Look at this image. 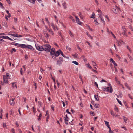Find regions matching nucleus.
Returning <instances> with one entry per match:
<instances>
[{"mask_svg":"<svg viewBox=\"0 0 133 133\" xmlns=\"http://www.w3.org/2000/svg\"><path fill=\"white\" fill-rule=\"evenodd\" d=\"M108 85L109 87H108L107 88L103 87L102 89L104 91L111 93L113 91V89L111 85L110 84H108Z\"/></svg>","mask_w":133,"mask_h":133,"instance_id":"nucleus-1","label":"nucleus"},{"mask_svg":"<svg viewBox=\"0 0 133 133\" xmlns=\"http://www.w3.org/2000/svg\"><path fill=\"white\" fill-rule=\"evenodd\" d=\"M51 48V46L48 44H46L45 45H43V51L49 52Z\"/></svg>","mask_w":133,"mask_h":133,"instance_id":"nucleus-2","label":"nucleus"},{"mask_svg":"<svg viewBox=\"0 0 133 133\" xmlns=\"http://www.w3.org/2000/svg\"><path fill=\"white\" fill-rule=\"evenodd\" d=\"M35 46L36 49L40 51H43V45L40 46L38 44H35Z\"/></svg>","mask_w":133,"mask_h":133,"instance_id":"nucleus-3","label":"nucleus"},{"mask_svg":"<svg viewBox=\"0 0 133 133\" xmlns=\"http://www.w3.org/2000/svg\"><path fill=\"white\" fill-rule=\"evenodd\" d=\"M63 58L60 57L59 58V59L57 60V65L60 66L61 65L63 62Z\"/></svg>","mask_w":133,"mask_h":133,"instance_id":"nucleus-4","label":"nucleus"},{"mask_svg":"<svg viewBox=\"0 0 133 133\" xmlns=\"http://www.w3.org/2000/svg\"><path fill=\"white\" fill-rule=\"evenodd\" d=\"M119 8L116 7L115 8L113 9L112 11L114 13L117 14L119 11Z\"/></svg>","mask_w":133,"mask_h":133,"instance_id":"nucleus-5","label":"nucleus"},{"mask_svg":"<svg viewBox=\"0 0 133 133\" xmlns=\"http://www.w3.org/2000/svg\"><path fill=\"white\" fill-rule=\"evenodd\" d=\"M60 51H61V50L59 49L56 52H55V54H53V55H54L56 57H57L60 55Z\"/></svg>","mask_w":133,"mask_h":133,"instance_id":"nucleus-6","label":"nucleus"},{"mask_svg":"<svg viewBox=\"0 0 133 133\" xmlns=\"http://www.w3.org/2000/svg\"><path fill=\"white\" fill-rule=\"evenodd\" d=\"M117 43L118 44V45L119 46L121 45L122 43L124 44H125V43L124 42L121 40L117 41Z\"/></svg>","mask_w":133,"mask_h":133,"instance_id":"nucleus-7","label":"nucleus"},{"mask_svg":"<svg viewBox=\"0 0 133 133\" xmlns=\"http://www.w3.org/2000/svg\"><path fill=\"white\" fill-rule=\"evenodd\" d=\"M8 78H6V76L5 75H3V80L4 82L5 83H8V81L7 80Z\"/></svg>","mask_w":133,"mask_h":133,"instance_id":"nucleus-8","label":"nucleus"},{"mask_svg":"<svg viewBox=\"0 0 133 133\" xmlns=\"http://www.w3.org/2000/svg\"><path fill=\"white\" fill-rule=\"evenodd\" d=\"M1 38L2 39H5L10 40H11V41H13V39H12L11 38L9 37H8L7 36H2V37H1Z\"/></svg>","mask_w":133,"mask_h":133,"instance_id":"nucleus-9","label":"nucleus"},{"mask_svg":"<svg viewBox=\"0 0 133 133\" xmlns=\"http://www.w3.org/2000/svg\"><path fill=\"white\" fill-rule=\"evenodd\" d=\"M28 49H29L31 50H34L33 48L31 45H26V47Z\"/></svg>","mask_w":133,"mask_h":133,"instance_id":"nucleus-10","label":"nucleus"},{"mask_svg":"<svg viewBox=\"0 0 133 133\" xmlns=\"http://www.w3.org/2000/svg\"><path fill=\"white\" fill-rule=\"evenodd\" d=\"M14 99H12L10 100V104L11 105H14Z\"/></svg>","mask_w":133,"mask_h":133,"instance_id":"nucleus-11","label":"nucleus"},{"mask_svg":"<svg viewBox=\"0 0 133 133\" xmlns=\"http://www.w3.org/2000/svg\"><path fill=\"white\" fill-rule=\"evenodd\" d=\"M110 59V61L112 62L114 65V66H117V64L116 63H115V62L113 60V59L112 58Z\"/></svg>","mask_w":133,"mask_h":133,"instance_id":"nucleus-12","label":"nucleus"},{"mask_svg":"<svg viewBox=\"0 0 133 133\" xmlns=\"http://www.w3.org/2000/svg\"><path fill=\"white\" fill-rule=\"evenodd\" d=\"M55 48H52L51 49V51L50 52V53L51 55H53L54 54H55Z\"/></svg>","mask_w":133,"mask_h":133,"instance_id":"nucleus-13","label":"nucleus"},{"mask_svg":"<svg viewBox=\"0 0 133 133\" xmlns=\"http://www.w3.org/2000/svg\"><path fill=\"white\" fill-rule=\"evenodd\" d=\"M94 97L95 99L97 101H99V98L98 96L97 95H95L94 96Z\"/></svg>","mask_w":133,"mask_h":133,"instance_id":"nucleus-14","label":"nucleus"},{"mask_svg":"<svg viewBox=\"0 0 133 133\" xmlns=\"http://www.w3.org/2000/svg\"><path fill=\"white\" fill-rule=\"evenodd\" d=\"M48 31H49L50 32L51 34L53 35L54 33L53 31H52L51 29L50 28H48Z\"/></svg>","mask_w":133,"mask_h":133,"instance_id":"nucleus-15","label":"nucleus"},{"mask_svg":"<svg viewBox=\"0 0 133 133\" xmlns=\"http://www.w3.org/2000/svg\"><path fill=\"white\" fill-rule=\"evenodd\" d=\"M19 47L22 48H25L26 47V45L20 44Z\"/></svg>","mask_w":133,"mask_h":133,"instance_id":"nucleus-16","label":"nucleus"},{"mask_svg":"<svg viewBox=\"0 0 133 133\" xmlns=\"http://www.w3.org/2000/svg\"><path fill=\"white\" fill-rule=\"evenodd\" d=\"M45 36L47 38H49V36L48 34L45 32H44Z\"/></svg>","mask_w":133,"mask_h":133,"instance_id":"nucleus-17","label":"nucleus"},{"mask_svg":"<svg viewBox=\"0 0 133 133\" xmlns=\"http://www.w3.org/2000/svg\"><path fill=\"white\" fill-rule=\"evenodd\" d=\"M104 122L105 123V124L107 126V127L109 128V127H109V123L107 121H104Z\"/></svg>","mask_w":133,"mask_h":133,"instance_id":"nucleus-18","label":"nucleus"},{"mask_svg":"<svg viewBox=\"0 0 133 133\" xmlns=\"http://www.w3.org/2000/svg\"><path fill=\"white\" fill-rule=\"evenodd\" d=\"M12 87L13 88H14L16 87V88H17V86L15 83H12Z\"/></svg>","mask_w":133,"mask_h":133,"instance_id":"nucleus-19","label":"nucleus"},{"mask_svg":"<svg viewBox=\"0 0 133 133\" xmlns=\"http://www.w3.org/2000/svg\"><path fill=\"white\" fill-rule=\"evenodd\" d=\"M115 81H116L117 83L118 84H120V82L119 81L118 79L116 77H115Z\"/></svg>","mask_w":133,"mask_h":133,"instance_id":"nucleus-20","label":"nucleus"},{"mask_svg":"<svg viewBox=\"0 0 133 133\" xmlns=\"http://www.w3.org/2000/svg\"><path fill=\"white\" fill-rule=\"evenodd\" d=\"M38 106L39 107H41L42 106V103L40 101H38Z\"/></svg>","mask_w":133,"mask_h":133,"instance_id":"nucleus-21","label":"nucleus"},{"mask_svg":"<svg viewBox=\"0 0 133 133\" xmlns=\"http://www.w3.org/2000/svg\"><path fill=\"white\" fill-rule=\"evenodd\" d=\"M76 21L78 24L79 25L81 24V22L80 21L79 19V18H77V19H76Z\"/></svg>","mask_w":133,"mask_h":133,"instance_id":"nucleus-22","label":"nucleus"},{"mask_svg":"<svg viewBox=\"0 0 133 133\" xmlns=\"http://www.w3.org/2000/svg\"><path fill=\"white\" fill-rule=\"evenodd\" d=\"M125 86L127 87L130 90H131V89L130 87H129V86L127 83H125Z\"/></svg>","mask_w":133,"mask_h":133,"instance_id":"nucleus-23","label":"nucleus"},{"mask_svg":"<svg viewBox=\"0 0 133 133\" xmlns=\"http://www.w3.org/2000/svg\"><path fill=\"white\" fill-rule=\"evenodd\" d=\"M13 43L14 44H13V45H14L17 46H19L20 44L17 43L15 42H14Z\"/></svg>","mask_w":133,"mask_h":133,"instance_id":"nucleus-24","label":"nucleus"},{"mask_svg":"<svg viewBox=\"0 0 133 133\" xmlns=\"http://www.w3.org/2000/svg\"><path fill=\"white\" fill-rule=\"evenodd\" d=\"M86 34H87V36L89 37H90L91 39H92V40L93 39V38H92V37L89 34H88V33L87 32H86Z\"/></svg>","mask_w":133,"mask_h":133,"instance_id":"nucleus-25","label":"nucleus"},{"mask_svg":"<svg viewBox=\"0 0 133 133\" xmlns=\"http://www.w3.org/2000/svg\"><path fill=\"white\" fill-rule=\"evenodd\" d=\"M63 6H64V8L65 9H66V3L65 2H64L62 4Z\"/></svg>","mask_w":133,"mask_h":133,"instance_id":"nucleus-26","label":"nucleus"},{"mask_svg":"<svg viewBox=\"0 0 133 133\" xmlns=\"http://www.w3.org/2000/svg\"><path fill=\"white\" fill-rule=\"evenodd\" d=\"M60 54H61V55L63 56V57H64L65 58H66V56L64 54H63V52L61 51H61L60 52Z\"/></svg>","mask_w":133,"mask_h":133,"instance_id":"nucleus-27","label":"nucleus"},{"mask_svg":"<svg viewBox=\"0 0 133 133\" xmlns=\"http://www.w3.org/2000/svg\"><path fill=\"white\" fill-rule=\"evenodd\" d=\"M110 113L111 114V115L113 116H114L115 115V114L114 113V112H113V111L112 110H111L110 111Z\"/></svg>","mask_w":133,"mask_h":133,"instance_id":"nucleus-28","label":"nucleus"},{"mask_svg":"<svg viewBox=\"0 0 133 133\" xmlns=\"http://www.w3.org/2000/svg\"><path fill=\"white\" fill-rule=\"evenodd\" d=\"M123 119L124 120V121H125V122H127L126 121H127V120H128V119L126 117H124V116H123Z\"/></svg>","mask_w":133,"mask_h":133,"instance_id":"nucleus-29","label":"nucleus"},{"mask_svg":"<svg viewBox=\"0 0 133 133\" xmlns=\"http://www.w3.org/2000/svg\"><path fill=\"white\" fill-rule=\"evenodd\" d=\"M72 62L73 63L75 64L76 65H78V63L76 61H73Z\"/></svg>","mask_w":133,"mask_h":133,"instance_id":"nucleus-30","label":"nucleus"},{"mask_svg":"<svg viewBox=\"0 0 133 133\" xmlns=\"http://www.w3.org/2000/svg\"><path fill=\"white\" fill-rule=\"evenodd\" d=\"M95 14L94 13H92V16L90 17L91 18H95Z\"/></svg>","mask_w":133,"mask_h":133,"instance_id":"nucleus-31","label":"nucleus"},{"mask_svg":"<svg viewBox=\"0 0 133 133\" xmlns=\"http://www.w3.org/2000/svg\"><path fill=\"white\" fill-rule=\"evenodd\" d=\"M69 18H70V19H71L72 20V21H73V22H75V20L74 19V18H73L72 17V16H70L69 17Z\"/></svg>","mask_w":133,"mask_h":133,"instance_id":"nucleus-32","label":"nucleus"},{"mask_svg":"<svg viewBox=\"0 0 133 133\" xmlns=\"http://www.w3.org/2000/svg\"><path fill=\"white\" fill-rule=\"evenodd\" d=\"M100 19L102 21L103 23L104 24V25L105 24V21L104 20V19L103 18V17H101L100 18Z\"/></svg>","mask_w":133,"mask_h":133,"instance_id":"nucleus-33","label":"nucleus"},{"mask_svg":"<svg viewBox=\"0 0 133 133\" xmlns=\"http://www.w3.org/2000/svg\"><path fill=\"white\" fill-rule=\"evenodd\" d=\"M73 56L74 58H78V55L77 54H76L75 55H73Z\"/></svg>","mask_w":133,"mask_h":133,"instance_id":"nucleus-34","label":"nucleus"},{"mask_svg":"<svg viewBox=\"0 0 133 133\" xmlns=\"http://www.w3.org/2000/svg\"><path fill=\"white\" fill-rule=\"evenodd\" d=\"M122 29L123 30L124 32H126L127 30L124 26H123L122 27Z\"/></svg>","mask_w":133,"mask_h":133,"instance_id":"nucleus-35","label":"nucleus"},{"mask_svg":"<svg viewBox=\"0 0 133 133\" xmlns=\"http://www.w3.org/2000/svg\"><path fill=\"white\" fill-rule=\"evenodd\" d=\"M109 133H113V131H112L111 130L110 127L109 128Z\"/></svg>","mask_w":133,"mask_h":133,"instance_id":"nucleus-36","label":"nucleus"},{"mask_svg":"<svg viewBox=\"0 0 133 133\" xmlns=\"http://www.w3.org/2000/svg\"><path fill=\"white\" fill-rule=\"evenodd\" d=\"M42 116V114H40L38 117V120L39 121L41 119V117Z\"/></svg>","mask_w":133,"mask_h":133,"instance_id":"nucleus-37","label":"nucleus"},{"mask_svg":"<svg viewBox=\"0 0 133 133\" xmlns=\"http://www.w3.org/2000/svg\"><path fill=\"white\" fill-rule=\"evenodd\" d=\"M11 17V14H8L7 16H6L5 17V18L7 20L8 19V17Z\"/></svg>","mask_w":133,"mask_h":133,"instance_id":"nucleus-38","label":"nucleus"},{"mask_svg":"<svg viewBox=\"0 0 133 133\" xmlns=\"http://www.w3.org/2000/svg\"><path fill=\"white\" fill-rule=\"evenodd\" d=\"M129 28L130 29H131V31H133V28H132L131 26L129 25L128 26Z\"/></svg>","mask_w":133,"mask_h":133,"instance_id":"nucleus-39","label":"nucleus"},{"mask_svg":"<svg viewBox=\"0 0 133 133\" xmlns=\"http://www.w3.org/2000/svg\"><path fill=\"white\" fill-rule=\"evenodd\" d=\"M98 15L99 16V17L100 18L101 17H102V15H104L102 13H102H101L100 14H98Z\"/></svg>","mask_w":133,"mask_h":133,"instance_id":"nucleus-40","label":"nucleus"},{"mask_svg":"<svg viewBox=\"0 0 133 133\" xmlns=\"http://www.w3.org/2000/svg\"><path fill=\"white\" fill-rule=\"evenodd\" d=\"M114 109L117 112L118 111V108L117 107H116V106H115V108H114Z\"/></svg>","mask_w":133,"mask_h":133,"instance_id":"nucleus-41","label":"nucleus"},{"mask_svg":"<svg viewBox=\"0 0 133 133\" xmlns=\"http://www.w3.org/2000/svg\"><path fill=\"white\" fill-rule=\"evenodd\" d=\"M86 42L91 47H92V45L88 41H87Z\"/></svg>","mask_w":133,"mask_h":133,"instance_id":"nucleus-42","label":"nucleus"},{"mask_svg":"<svg viewBox=\"0 0 133 133\" xmlns=\"http://www.w3.org/2000/svg\"><path fill=\"white\" fill-rule=\"evenodd\" d=\"M116 99L118 101L119 104L121 105H122V103H121V101L119 100V99L117 98H116Z\"/></svg>","mask_w":133,"mask_h":133,"instance_id":"nucleus-43","label":"nucleus"},{"mask_svg":"<svg viewBox=\"0 0 133 133\" xmlns=\"http://www.w3.org/2000/svg\"><path fill=\"white\" fill-rule=\"evenodd\" d=\"M45 20L47 22V23H48V25H50V22H49V21L48 20V18H45Z\"/></svg>","mask_w":133,"mask_h":133,"instance_id":"nucleus-44","label":"nucleus"},{"mask_svg":"<svg viewBox=\"0 0 133 133\" xmlns=\"http://www.w3.org/2000/svg\"><path fill=\"white\" fill-rule=\"evenodd\" d=\"M69 34L72 37H74V36L73 34H72V33L70 31V32L69 33Z\"/></svg>","mask_w":133,"mask_h":133,"instance_id":"nucleus-45","label":"nucleus"},{"mask_svg":"<svg viewBox=\"0 0 133 133\" xmlns=\"http://www.w3.org/2000/svg\"><path fill=\"white\" fill-rule=\"evenodd\" d=\"M22 37V35H17L16 34V37Z\"/></svg>","mask_w":133,"mask_h":133,"instance_id":"nucleus-46","label":"nucleus"},{"mask_svg":"<svg viewBox=\"0 0 133 133\" xmlns=\"http://www.w3.org/2000/svg\"><path fill=\"white\" fill-rule=\"evenodd\" d=\"M66 48L67 49L69 50V51H70L71 49V48L68 46H66Z\"/></svg>","mask_w":133,"mask_h":133,"instance_id":"nucleus-47","label":"nucleus"},{"mask_svg":"<svg viewBox=\"0 0 133 133\" xmlns=\"http://www.w3.org/2000/svg\"><path fill=\"white\" fill-rule=\"evenodd\" d=\"M3 127L4 128H7L6 127V124L4 123H3Z\"/></svg>","mask_w":133,"mask_h":133,"instance_id":"nucleus-48","label":"nucleus"},{"mask_svg":"<svg viewBox=\"0 0 133 133\" xmlns=\"http://www.w3.org/2000/svg\"><path fill=\"white\" fill-rule=\"evenodd\" d=\"M17 19L16 18H14V22L16 24L17 23Z\"/></svg>","mask_w":133,"mask_h":133,"instance_id":"nucleus-49","label":"nucleus"},{"mask_svg":"<svg viewBox=\"0 0 133 133\" xmlns=\"http://www.w3.org/2000/svg\"><path fill=\"white\" fill-rule=\"evenodd\" d=\"M82 56H83V60L85 61H87L86 58L83 55H82Z\"/></svg>","mask_w":133,"mask_h":133,"instance_id":"nucleus-50","label":"nucleus"},{"mask_svg":"<svg viewBox=\"0 0 133 133\" xmlns=\"http://www.w3.org/2000/svg\"><path fill=\"white\" fill-rule=\"evenodd\" d=\"M6 78H8L10 79L9 78L10 77V76L9 75V74L8 73H7L6 74Z\"/></svg>","mask_w":133,"mask_h":133,"instance_id":"nucleus-51","label":"nucleus"},{"mask_svg":"<svg viewBox=\"0 0 133 133\" xmlns=\"http://www.w3.org/2000/svg\"><path fill=\"white\" fill-rule=\"evenodd\" d=\"M77 48L80 50V51H82V49H81V48L79 47L78 45H77Z\"/></svg>","mask_w":133,"mask_h":133,"instance_id":"nucleus-52","label":"nucleus"},{"mask_svg":"<svg viewBox=\"0 0 133 133\" xmlns=\"http://www.w3.org/2000/svg\"><path fill=\"white\" fill-rule=\"evenodd\" d=\"M92 65L94 66H96V64L95 62L94 61H92Z\"/></svg>","mask_w":133,"mask_h":133,"instance_id":"nucleus-53","label":"nucleus"},{"mask_svg":"<svg viewBox=\"0 0 133 133\" xmlns=\"http://www.w3.org/2000/svg\"><path fill=\"white\" fill-rule=\"evenodd\" d=\"M110 33L112 35L113 37L115 38H116V37L115 35L112 32H110Z\"/></svg>","mask_w":133,"mask_h":133,"instance_id":"nucleus-54","label":"nucleus"},{"mask_svg":"<svg viewBox=\"0 0 133 133\" xmlns=\"http://www.w3.org/2000/svg\"><path fill=\"white\" fill-rule=\"evenodd\" d=\"M56 82L57 83V85H58V87H59V86L60 85V84L59 83V82L58 80H57L56 81Z\"/></svg>","mask_w":133,"mask_h":133,"instance_id":"nucleus-55","label":"nucleus"},{"mask_svg":"<svg viewBox=\"0 0 133 133\" xmlns=\"http://www.w3.org/2000/svg\"><path fill=\"white\" fill-rule=\"evenodd\" d=\"M128 95L129 97L131 99H133V98H132L130 94H128Z\"/></svg>","mask_w":133,"mask_h":133,"instance_id":"nucleus-56","label":"nucleus"},{"mask_svg":"<svg viewBox=\"0 0 133 133\" xmlns=\"http://www.w3.org/2000/svg\"><path fill=\"white\" fill-rule=\"evenodd\" d=\"M94 85L97 87V88H98V86L97 83L96 82H95L94 83Z\"/></svg>","mask_w":133,"mask_h":133,"instance_id":"nucleus-57","label":"nucleus"},{"mask_svg":"<svg viewBox=\"0 0 133 133\" xmlns=\"http://www.w3.org/2000/svg\"><path fill=\"white\" fill-rule=\"evenodd\" d=\"M128 57H129V58L130 60H132V57H131V56L129 55L128 54Z\"/></svg>","mask_w":133,"mask_h":133,"instance_id":"nucleus-58","label":"nucleus"},{"mask_svg":"<svg viewBox=\"0 0 133 133\" xmlns=\"http://www.w3.org/2000/svg\"><path fill=\"white\" fill-rule=\"evenodd\" d=\"M11 132L13 133H15V131H14V129L13 128H12L11 129Z\"/></svg>","mask_w":133,"mask_h":133,"instance_id":"nucleus-59","label":"nucleus"},{"mask_svg":"<svg viewBox=\"0 0 133 133\" xmlns=\"http://www.w3.org/2000/svg\"><path fill=\"white\" fill-rule=\"evenodd\" d=\"M97 11L98 13H102V12L101 11V10L99 9H98Z\"/></svg>","mask_w":133,"mask_h":133,"instance_id":"nucleus-60","label":"nucleus"},{"mask_svg":"<svg viewBox=\"0 0 133 133\" xmlns=\"http://www.w3.org/2000/svg\"><path fill=\"white\" fill-rule=\"evenodd\" d=\"M34 85L35 86V89H36L37 88V87L36 86V83L35 82H34Z\"/></svg>","mask_w":133,"mask_h":133,"instance_id":"nucleus-61","label":"nucleus"},{"mask_svg":"<svg viewBox=\"0 0 133 133\" xmlns=\"http://www.w3.org/2000/svg\"><path fill=\"white\" fill-rule=\"evenodd\" d=\"M95 107L96 108H98V107H99V104H95Z\"/></svg>","mask_w":133,"mask_h":133,"instance_id":"nucleus-62","label":"nucleus"},{"mask_svg":"<svg viewBox=\"0 0 133 133\" xmlns=\"http://www.w3.org/2000/svg\"><path fill=\"white\" fill-rule=\"evenodd\" d=\"M9 4H11V2L10 0H6Z\"/></svg>","mask_w":133,"mask_h":133,"instance_id":"nucleus-63","label":"nucleus"},{"mask_svg":"<svg viewBox=\"0 0 133 133\" xmlns=\"http://www.w3.org/2000/svg\"><path fill=\"white\" fill-rule=\"evenodd\" d=\"M116 56L117 57H118L119 59L120 60V59L121 58V57L118 56V55L117 54H116Z\"/></svg>","mask_w":133,"mask_h":133,"instance_id":"nucleus-64","label":"nucleus"}]
</instances>
